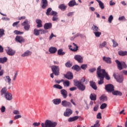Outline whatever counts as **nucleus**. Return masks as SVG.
Segmentation results:
<instances>
[{
	"instance_id": "nucleus-1",
	"label": "nucleus",
	"mask_w": 127,
	"mask_h": 127,
	"mask_svg": "<svg viewBox=\"0 0 127 127\" xmlns=\"http://www.w3.org/2000/svg\"><path fill=\"white\" fill-rule=\"evenodd\" d=\"M97 77L100 80H98V85L104 84V76L101 74V66H99L96 71Z\"/></svg>"
},
{
	"instance_id": "nucleus-2",
	"label": "nucleus",
	"mask_w": 127,
	"mask_h": 127,
	"mask_svg": "<svg viewBox=\"0 0 127 127\" xmlns=\"http://www.w3.org/2000/svg\"><path fill=\"white\" fill-rule=\"evenodd\" d=\"M74 85L76 86L80 91H85L86 90V86L84 84H82V82L77 80H74Z\"/></svg>"
},
{
	"instance_id": "nucleus-3",
	"label": "nucleus",
	"mask_w": 127,
	"mask_h": 127,
	"mask_svg": "<svg viewBox=\"0 0 127 127\" xmlns=\"http://www.w3.org/2000/svg\"><path fill=\"white\" fill-rule=\"evenodd\" d=\"M57 124L55 122L53 123L50 120H46L45 123H41V126L42 127H55Z\"/></svg>"
},
{
	"instance_id": "nucleus-4",
	"label": "nucleus",
	"mask_w": 127,
	"mask_h": 127,
	"mask_svg": "<svg viewBox=\"0 0 127 127\" xmlns=\"http://www.w3.org/2000/svg\"><path fill=\"white\" fill-rule=\"evenodd\" d=\"M115 62L117 64V67L120 71L123 70V68H127V65L126 64V63L123 62L121 63L119 60H116Z\"/></svg>"
},
{
	"instance_id": "nucleus-5",
	"label": "nucleus",
	"mask_w": 127,
	"mask_h": 127,
	"mask_svg": "<svg viewBox=\"0 0 127 127\" xmlns=\"http://www.w3.org/2000/svg\"><path fill=\"white\" fill-rule=\"evenodd\" d=\"M100 73L102 76H103V79L105 78L106 80H110L111 77L109 76V74L108 72H106V70L105 69H101L100 66Z\"/></svg>"
},
{
	"instance_id": "nucleus-6",
	"label": "nucleus",
	"mask_w": 127,
	"mask_h": 127,
	"mask_svg": "<svg viewBox=\"0 0 127 127\" xmlns=\"http://www.w3.org/2000/svg\"><path fill=\"white\" fill-rule=\"evenodd\" d=\"M105 90L108 93H113L115 90V86L113 84H107L105 85Z\"/></svg>"
},
{
	"instance_id": "nucleus-7",
	"label": "nucleus",
	"mask_w": 127,
	"mask_h": 127,
	"mask_svg": "<svg viewBox=\"0 0 127 127\" xmlns=\"http://www.w3.org/2000/svg\"><path fill=\"white\" fill-rule=\"evenodd\" d=\"M51 69L53 74H54L55 76H59L60 73L59 71H60L59 66L53 65L51 66Z\"/></svg>"
},
{
	"instance_id": "nucleus-8",
	"label": "nucleus",
	"mask_w": 127,
	"mask_h": 127,
	"mask_svg": "<svg viewBox=\"0 0 127 127\" xmlns=\"http://www.w3.org/2000/svg\"><path fill=\"white\" fill-rule=\"evenodd\" d=\"M113 76L118 83H123L124 82V76L122 75H117V74L114 73Z\"/></svg>"
},
{
	"instance_id": "nucleus-9",
	"label": "nucleus",
	"mask_w": 127,
	"mask_h": 127,
	"mask_svg": "<svg viewBox=\"0 0 127 127\" xmlns=\"http://www.w3.org/2000/svg\"><path fill=\"white\" fill-rule=\"evenodd\" d=\"M61 105L63 107L72 108V104H71L70 102H68L66 100H63L62 101Z\"/></svg>"
},
{
	"instance_id": "nucleus-10",
	"label": "nucleus",
	"mask_w": 127,
	"mask_h": 127,
	"mask_svg": "<svg viewBox=\"0 0 127 127\" xmlns=\"http://www.w3.org/2000/svg\"><path fill=\"white\" fill-rule=\"evenodd\" d=\"M21 25L24 26L25 30H29V28H30V26L28 24V20L27 19H26L24 22L22 23Z\"/></svg>"
},
{
	"instance_id": "nucleus-11",
	"label": "nucleus",
	"mask_w": 127,
	"mask_h": 127,
	"mask_svg": "<svg viewBox=\"0 0 127 127\" xmlns=\"http://www.w3.org/2000/svg\"><path fill=\"white\" fill-rule=\"evenodd\" d=\"M51 15L53 16L52 18L53 21H57L58 20V13L55 11H52Z\"/></svg>"
},
{
	"instance_id": "nucleus-12",
	"label": "nucleus",
	"mask_w": 127,
	"mask_h": 127,
	"mask_svg": "<svg viewBox=\"0 0 127 127\" xmlns=\"http://www.w3.org/2000/svg\"><path fill=\"white\" fill-rule=\"evenodd\" d=\"M72 114H73V111L72 110L69 108H67L65 110V112L64 113V117H70Z\"/></svg>"
},
{
	"instance_id": "nucleus-13",
	"label": "nucleus",
	"mask_w": 127,
	"mask_h": 127,
	"mask_svg": "<svg viewBox=\"0 0 127 127\" xmlns=\"http://www.w3.org/2000/svg\"><path fill=\"white\" fill-rule=\"evenodd\" d=\"M6 52L10 56H13L15 54V51H14L9 47H8L7 50H6Z\"/></svg>"
},
{
	"instance_id": "nucleus-14",
	"label": "nucleus",
	"mask_w": 127,
	"mask_h": 127,
	"mask_svg": "<svg viewBox=\"0 0 127 127\" xmlns=\"http://www.w3.org/2000/svg\"><path fill=\"white\" fill-rule=\"evenodd\" d=\"M15 40L16 42H19V43H22V42L25 41L24 39L20 36H17L15 38Z\"/></svg>"
},
{
	"instance_id": "nucleus-15",
	"label": "nucleus",
	"mask_w": 127,
	"mask_h": 127,
	"mask_svg": "<svg viewBox=\"0 0 127 127\" xmlns=\"http://www.w3.org/2000/svg\"><path fill=\"white\" fill-rule=\"evenodd\" d=\"M74 59H75V60H76V61L78 62V63H82V62H83V57H82V56H81L80 55H75Z\"/></svg>"
},
{
	"instance_id": "nucleus-16",
	"label": "nucleus",
	"mask_w": 127,
	"mask_h": 127,
	"mask_svg": "<svg viewBox=\"0 0 127 127\" xmlns=\"http://www.w3.org/2000/svg\"><path fill=\"white\" fill-rule=\"evenodd\" d=\"M73 45V48H71L72 47V46H69V48L71 50V51H73V52H77L78 51V48H79V47L77 46V45L75 44V43L72 44Z\"/></svg>"
},
{
	"instance_id": "nucleus-17",
	"label": "nucleus",
	"mask_w": 127,
	"mask_h": 127,
	"mask_svg": "<svg viewBox=\"0 0 127 127\" xmlns=\"http://www.w3.org/2000/svg\"><path fill=\"white\" fill-rule=\"evenodd\" d=\"M103 60L107 64H112V59L110 57H103Z\"/></svg>"
},
{
	"instance_id": "nucleus-18",
	"label": "nucleus",
	"mask_w": 127,
	"mask_h": 127,
	"mask_svg": "<svg viewBox=\"0 0 127 127\" xmlns=\"http://www.w3.org/2000/svg\"><path fill=\"white\" fill-rule=\"evenodd\" d=\"M61 94L62 95L64 99H66L68 96V92H67V91L65 89H62L61 90Z\"/></svg>"
},
{
	"instance_id": "nucleus-19",
	"label": "nucleus",
	"mask_w": 127,
	"mask_h": 127,
	"mask_svg": "<svg viewBox=\"0 0 127 127\" xmlns=\"http://www.w3.org/2000/svg\"><path fill=\"white\" fill-rule=\"evenodd\" d=\"M112 95L114 96H119V97H122L123 96V93L119 90H115L113 91Z\"/></svg>"
},
{
	"instance_id": "nucleus-20",
	"label": "nucleus",
	"mask_w": 127,
	"mask_h": 127,
	"mask_svg": "<svg viewBox=\"0 0 127 127\" xmlns=\"http://www.w3.org/2000/svg\"><path fill=\"white\" fill-rule=\"evenodd\" d=\"M65 78L68 79V80H71L73 79V73L71 72H68L64 76Z\"/></svg>"
},
{
	"instance_id": "nucleus-21",
	"label": "nucleus",
	"mask_w": 127,
	"mask_h": 127,
	"mask_svg": "<svg viewBox=\"0 0 127 127\" xmlns=\"http://www.w3.org/2000/svg\"><path fill=\"white\" fill-rule=\"evenodd\" d=\"M52 28V23H46L45 24V25L44 26V28L46 30L50 29Z\"/></svg>"
},
{
	"instance_id": "nucleus-22",
	"label": "nucleus",
	"mask_w": 127,
	"mask_h": 127,
	"mask_svg": "<svg viewBox=\"0 0 127 127\" xmlns=\"http://www.w3.org/2000/svg\"><path fill=\"white\" fill-rule=\"evenodd\" d=\"M4 97L7 101H11L12 100V94L8 92L6 95H4Z\"/></svg>"
},
{
	"instance_id": "nucleus-23",
	"label": "nucleus",
	"mask_w": 127,
	"mask_h": 127,
	"mask_svg": "<svg viewBox=\"0 0 127 127\" xmlns=\"http://www.w3.org/2000/svg\"><path fill=\"white\" fill-rule=\"evenodd\" d=\"M49 52L51 54H54L57 52V48H56V47H52L49 48Z\"/></svg>"
},
{
	"instance_id": "nucleus-24",
	"label": "nucleus",
	"mask_w": 127,
	"mask_h": 127,
	"mask_svg": "<svg viewBox=\"0 0 127 127\" xmlns=\"http://www.w3.org/2000/svg\"><path fill=\"white\" fill-rule=\"evenodd\" d=\"M68 6L70 7H73L74 5H78V3H76V1L75 0H71L68 2Z\"/></svg>"
},
{
	"instance_id": "nucleus-25",
	"label": "nucleus",
	"mask_w": 127,
	"mask_h": 127,
	"mask_svg": "<svg viewBox=\"0 0 127 127\" xmlns=\"http://www.w3.org/2000/svg\"><path fill=\"white\" fill-rule=\"evenodd\" d=\"M89 83L92 89H93L94 90H97V89H98V87H97V85L96 84V82L93 81H90Z\"/></svg>"
},
{
	"instance_id": "nucleus-26",
	"label": "nucleus",
	"mask_w": 127,
	"mask_h": 127,
	"mask_svg": "<svg viewBox=\"0 0 127 127\" xmlns=\"http://www.w3.org/2000/svg\"><path fill=\"white\" fill-rule=\"evenodd\" d=\"M32 54V53L30 51H26L25 53L21 55L22 57H26L28 56H30Z\"/></svg>"
},
{
	"instance_id": "nucleus-27",
	"label": "nucleus",
	"mask_w": 127,
	"mask_h": 127,
	"mask_svg": "<svg viewBox=\"0 0 127 127\" xmlns=\"http://www.w3.org/2000/svg\"><path fill=\"white\" fill-rule=\"evenodd\" d=\"M52 101L54 105H60L61 104V99L60 98L55 99Z\"/></svg>"
},
{
	"instance_id": "nucleus-28",
	"label": "nucleus",
	"mask_w": 127,
	"mask_h": 127,
	"mask_svg": "<svg viewBox=\"0 0 127 127\" xmlns=\"http://www.w3.org/2000/svg\"><path fill=\"white\" fill-rule=\"evenodd\" d=\"M8 93V92L7 91V89H6V87H3L0 91L1 96H3V95H4L5 96Z\"/></svg>"
},
{
	"instance_id": "nucleus-29",
	"label": "nucleus",
	"mask_w": 127,
	"mask_h": 127,
	"mask_svg": "<svg viewBox=\"0 0 127 127\" xmlns=\"http://www.w3.org/2000/svg\"><path fill=\"white\" fill-rule=\"evenodd\" d=\"M42 8L45 9L46 8V7L47 5H48V2L47 1V0H42Z\"/></svg>"
},
{
	"instance_id": "nucleus-30",
	"label": "nucleus",
	"mask_w": 127,
	"mask_h": 127,
	"mask_svg": "<svg viewBox=\"0 0 127 127\" xmlns=\"http://www.w3.org/2000/svg\"><path fill=\"white\" fill-rule=\"evenodd\" d=\"M97 2L99 3V5L101 9H104L105 8V5L104 4V3L102 2L100 0H96Z\"/></svg>"
},
{
	"instance_id": "nucleus-31",
	"label": "nucleus",
	"mask_w": 127,
	"mask_h": 127,
	"mask_svg": "<svg viewBox=\"0 0 127 127\" xmlns=\"http://www.w3.org/2000/svg\"><path fill=\"white\" fill-rule=\"evenodd\" d=\"M36 22L37 24V27L38 28L42 27V21L40 19H37Z\"/></svg>"
},
{
	"instance_id": "nucleus-32",
	"label": "nucleus",
	"mask_w": 127,
	"mask_h": 127,
	"mask_svg": "<svg viewBox=\"0 0 127 127\" xmlns=\"http://www.w3.org/2000/svg\"><path fill=\"white\" fill-rule=\"evenodd\" d=\"M100 100L102 102H107L108 101V97L105 95H103L100 97Z\"/></svg>"
},
{
	"instance_id": "nucleus-33",
	"label": "nucleus",
	"mask_w": 127,
	"mask_h": 127,
	"mask_svg": "<svg viewBox=\"0 0 127 127\" xmlns=\"http://www.w3.org/2000/svg\"><path fill=\"white\" fill-rule=\"evenodd\" d=\"M58 55L63 56V55H65V52H63V49H60L58 50Z\"/></svg>"
},
{
	"instance_id": "nucleus-34",
	"label": "nucleus",
	"mask_w": 127,
	"mask_h": 127,
	"mask_svg": "<svg viewBox=\"0 0 127 127\" xmlns=\"http://www.w3.org/2000/svg\"><path fill=\"white\" fill-rule=\"evenodd\" d=\"M59 8L61 9V10L64 11L67 8V6L65 5L64 4H61L59 6Z\"/></svg>"
},
{
	"instance_id": "nucleus-35",
	"label": "nucleus",
	"mask_w": 127,
	"mask_h": 127,
	"mask_svg": "<svg viewBox=\"0 0 127 127\" xmlns=\"http://www.w3.org/2000/svg\"><path fill=\"white\" fill-rule=\"evenodd\" d=\"M78 119H79V117H78V116H74L73 117H71V118H69L68 121L70 123L71 122H74L75 121H77V120H78Z\"/></svg>"
},
{
	"instance_id": "nucleus-36",
	"label": "nucleus",
	"mask_w": 127,
	"mask_h": 127,
	"mask_svg": "<svg viewBox=\"0 0 127 127\" xmlns=\"http://www.w3.org/2000/svg\"><path fill=\"white\" fill-rule=\"evenodd\" d=\"M90 99L91 101H96L97 100V95L95 94H91Z\"/></svg>"
},
{
	"instance_id": "nucleus-37",
	"label": "nucleus",
	"mask_w": 127,
	"mask_h": 127,
	"mask_svg": "<svg viewBox=\"0 0 127 127\" xmlns=\"http://www.w3.org/2000/svg\"><path fill=\"white\" fill-rule=\"evenodd\" d=\"M52 12V8L49 7L47 9V11L46 12V15L49 16V15H51V12Z\"/></svg>"
},
{
	"instance_id": "nucleus-38",
	"label": "nucleus",
	"mask_w": 127,
	"mask_h": 127,
	"mask_svg": "<svg viewBox=\"0 0 127 127\" xmlns=\"http://www.w3.org/2000/svg\"><path fill=\"white\" fill-rule=\"evenodd\" d=\"M92 29L93 31V33L99 31V27L95 25H93V26L92 27Z\"/></svg>"
},
{
	"instance_id": "nucleus-39",
	"label": "nucleus",
	"mask_w": 127,
	"mask_h": 127,
	"mask_svg": "<svg viewBox=\"0 0 127 127\" xmlns=\"http://www.w3.org/2000/svg\"><path fill=\"white\" fill-rule=\"evenodd\" d=\"M72 69L73 70H75V71H80L81 70V68L78 65H74L72 67Z\"/></svg>"
},
{
	"instance_id": "nucleus-40",
	"label": "nucleus",
	"mask_w": 127,
	"mask_h": 127,
	"mask_svg": "<svg viewBox=\"0 0 127 127\" xmlns=\"http://www.w3.org/2000/svg\"><path fill=\"white\" fill-rule=\"evenodd\" d=\"M7 61V58L6 57L0 58V63L3 64V63H5Z\"/></svg>"
},
{
	"instance_id": "nucleus-41",
	"label": "nucleus",
	"mask_w": 127,
	"mask_h": 127,
	"mask_svg": "<svg viewBox=\"0 0 127 127\" xmlns=\"http://www.w3.org/2000/svg\"><path fill=\"white\" fill-rule=\"evenodd\" d=\"M118 54L120 56H126V55L127 56V51H119Z\"/></svg>"
},
{
	"instance_id": "nucleus-42",
	"label": "nucleus",
	"mask_w": 127,
	"mask_h": 127,
	"mask_svg": "<svg viewBox=\"0 0 127 127\" xmlns=\"http://www.w3.org/2000/svg\"><path fill=\"white\" fill-rule=\"evenodd\" d=\"M34 34L36 36H38L40 34V29H35L34 30Z\"/></svg>"
},
{
	"instance_id": "nucleus-43",
	"label": "nucleus",
	"mask_w": 127,
	"mask_h": 127,
	"mask_svg": "<svg viewBox=\"0 0 127 127\" xmlns=\"http://www.w3.org/2000/svg\"><path fill=\"white\" fill-rule=\"evenodd\" d=\"M53 88H56V89H59V90H62V89H63V87L59 84H55L53 86Z\"/></svg>"
},
{
	"instance_id": "nucleus-44",
	"label": "nucleus",
	"mask_w": 127,
	"mask_h": 127,
	"mask_svg": "<svg viewBox=\"0 0 127 127\" xmlns=\"http://www.w3.org/2000/svg\"><path fill=\"white\" fill-rule=\"evenodd\" d=\"M66 67H67L68 68H70V67H72L73 66V64H72V63L70 62V61H68L66 64H65Z\"/></svg>"
},
{
	"instance_id": "nucleus-45",
	"label": "nucleus",
	"mask_w": 127,
	"mask_h": 127,
	"mask_svg": "<svg viewBox=\"0 0 127 127\" xmlns=\"http://www.w3.org/2000/svg\"><path fill=\"white\" fill-rule=\"evenodd\" d=\"M63 85L64 86L69 87V86H70V81L68 80L64 81L63 83Z\"/></svg>"
},
{
	"instance_id": "nucleus-46",
	"label": "nucleus",
	"mask_w": 127,
	"mask_h": 127,
	"mask_svg": "<svg viewBox=\"0 0 127 127\" xmlns=\"http://www.w3.org/2000/svg\"><path fill=\"white\" fill-rule=\"evenodd\" d=\"M5 78L8 82V85H10V84H11V79L10 78L9 76H6Z\"/></svg>"
},
{
	"instance_id": "nucleus-47",
	"label": "nucleus",
	"mask_w": 127,
	"mask_h": 127,
	"mask_svg": "<svg viewBox=\"0 0 127 127\" xmlns=\"http://www.w3.org/2000/svg\"><path fill=\"white\" fill-rule=\"evenodd\" d=\"M40 34H45V33H47V32H48V31L44 30L43 29H40Z\"/></svg>"
},
{
	"instance_id": "nucleus-48",
	"label": "nucleus",
	"mask_w": 127,
	"mask_h": 127,
	"mask_svg": "<svg viewBox=\"0 0 127 127\" xmlns=\"http://www.w3.org/2000/svg\"><path fill=\"white\" fill-rule=\"evenodd\" d=\"M94 34H95L96 37H100V36H101V35L102 34V33L101 32H95V33H94Z\"/></svg>"
},
{
	"instance_id": "nucleus-49",
	"label": "nucleus",
	"mask_w": 127,
	"mask_h": 127,
	"mask_svg": "<svg viewBox=\"0 0 127 127\" xmlns=\"http://www.w3.org/2000/svg\"><path fill=\"white\" fill-rule=\"evenodd\" d=\"M3 35H4V30H3V29H1L0 31V38H1Z\"/></svg>"
},
{
	"instance_id": "nucleus-50",
	"label": "nucleus",
	"mask_w": 127,
	"mask_h": 127,
	"mask_svg": "<svg viewBox=\"0 0 127 127\" xmlns=\"http://www.w3.org/2000/svg\"><path fill=\"white\" fill-rule=\"evenodd\" d=\"M107 108V104L103 103L100 106V109L101 110H104V109H106Z\"/></svg>"
},
{
	"instance_id": "nucleus-51",
	"label": "nucleus",
	"mask_w": 127,
	"mask_h": 127,
	"mask_svg": "<svg viewBox=\"0 0 127 127\" xmlns=\"http://www.w3.org/2000/svg\"><path fill=\"white\" fill-rule=\"evenodd\" d=\"M113 19H114V17L112 15H111L108 18V22H109V23H112Z\"/></svg>"
},
{
	"instance_id": "nucleus-52",
	"label": "nucleus",
	"mask_w": 127,
	"mask_h": 127,
	"mask_svg": "<svg viewBox=\"0 0 127 127\" xmlns=\"http://www.w3.org/2000/svg\"><path fill=\"white\" fill-rule=\"evenodd\" d=\"M14 33H15V34H16L17 35L23 34V32H20L18 30H15L14 31Z\"/></svg>"
},
{
	"instance_id": "nucleus-53",
	"label": "nucleus",
	"mask_w": 127,
	"mask_h": 127,
	"mask_svg": "<svg viewBox=\"0 0 127 127\" xmlns=\"http://www.w3.org/2000/svg\"><path fill=\"white\" fill-rule=\"evenodd\" d=\"M107 45V42H103L100 45V47L101 48H103V47H105Z\"/></svg>"
},
{
	"instance_id": "nucleus-54",
	"label": "nucleus",
	"mask_w": 127,
	"mask_h": 127,
	"mask_svg": "<svg viewBox=\"0 0 127 127\" xmlns=\"http://www.w3.org/2000/svg\"><path fill=\"white\" fill-rule=\"evenodd\" d=\"M112 42L113 43V47H117V46L119 45V44H118V43H117V42H116L115 40H113Z\"/></svg>"
},
{
	"instance_id": "nucleus-55",
	"label": "nucleus",
	"mask_w": 127,
	"mask_h": 127,
	"mask_svg": "<svg viewBox=\"0 0 127 127\" xmlns=\"http://www.w3.org/2000/svg\"><path fill=\"white\" fill-rule=\"evenodd\" d=\"M33 126L34 127H39L40 126V123L35 122L33 124Z\"/></svg>"
},
{
	"instance_id": "nucleus-56",
	"label": "nucleus",
	"mask_w": 127,
	"mask_h": 127,
	"mask_svg": "<svg viewBox=\"0 0 127 127\" xmlns=\"http://www.w3.org/2000/svg\"><path fill=\"white\" fill-rule=\"evenodd\" d=\"M96 70H97V69H96V68L95 67H93L92 68L89 69V72H90V73H94L95 71H96Z\"/></svg>"
},
{
	"instance_id": "nucleus-57",
	"label": "nucleus",
	"mask_w": 127,
	"mask_h": 127,
	"mask_svg": "<svg viewBox=\"0 0 127 127\" xmlns=\"http://www.w3.org/2000/svg\"><path fill=\"white\" fill-rule=\"evenodd\" d=\"M13 114H14V115H19L20 114V112H19V111L18 110H14L13 112Z\"/></svg>"
},
{
	"instance_id": "nucleus-58",
	"label": "nucleus",
	"mask_w": 127,
	"mask_h": 127,
	"mask_svg": "<svg viewBox=\"0 0 127 127\" xmlns=\"http://www.w3.org/2000/svg\"><path fill=\"white\" fill-rule=\"evenodd\" d=\"M20 118H21V115H16V116H14V120H18V119H20Z\"/></svg>"
},
{
	"instance_id": "nucleus-59",
	"label": "nucleus",
	"mask_w": 127,
	"mask_h": 127,
	"mask_svg": "<svg viewBox=\"0 0 127 127\" xmlns=\"http://www.w3.org/2000/svg\"><path fill=\"white\" fill-rule=\"evenodd\" d=\"M81 68L83 70H86V69L87 68V65L86 64H82L81 66Z\"/></svg>"
},
{
	"instance_id": "nucleus-60",
	"label": "nucleus",
	"mask_w": 127,
	"mask_h": 127,
	"mask_svg": "<svg viewBox=\"0 0 127 127\" xmlns=\"http://www.w3.org/2000/svg\"><path fill=\"white\" fill-rule=\"evenodd\" d=\"M99 123H100V121H96V124H95L93 127H100V124H99Z\"/></svg>"
},
{
	"instance_id": "nucleus-61",
	"label": "nucleus",
	"mask_w": 127,
	"mask_h": 127,
	"mask_svg": "<svg viewBox=\"0 0 127 127\" xmlns=\"http://www.w3.org/2000/svg\"><path fill=\"white\" fill-rule=\"evenodd\" d=\"M98 109H99L98 105H96L95 106H94V107L93 108V110L94 112H97V111H98Z\"/></svg>"
},
{
	"instance_id": "nucleus-62",
	"label": "nucleus",
	"mask_w": 127,
	"mask_h": 127,
	"mask_svg": "<svg viewBox=\"0 0 127 127\" xmlns=\"http://www.w3.org/2000/svg\"><path fill=\"white\" fill-rule=\"evenodd\" d=\"M119 20H126V17L124 16L119 17Z\"/></svg>"
},
{
	"instance_id": "nucleus-63",
	"label": "nucleus",
	"mask_w": 127,
	"mask_h": 127,
	"mask_svg": "<svg viewBox=\"0 0 127 127\" xmlns=\"http://www.w3.org/2000/svg\"><path fill=\"white\" fill-rule=\"evenodd\" d=\"M17 77V72H16L14 75V76L13 77L12 79H13V81H15V80H16V78Z\"/></svg>"
},
{
	"instance_id": "nucleus-64",
	"label": "nucleus",
	"mask_w": 127,
	"mask_h": 127,
	"mask_svg": "<svg viewBox=\"0 0 127 127\" xmlns=\"http://www.w3.org/2000/svg\"><path fill=\"white\" fill-rule=\"evenodd\" d=\"M97 119H102V114L101 113H99L97 115Z\"/></svg>"
}]
</instances>
